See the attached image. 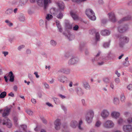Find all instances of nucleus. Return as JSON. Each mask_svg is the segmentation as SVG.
<instances>
[{"mask_svg":"<svg viewBox=\"0 0 132 132\" xmlns=\"http://www.w3.org/2000/svg\"><path fill=\"white\" fill-rule=\"evenodd\" d=\"M37 4L39 6L45 8L49 3H51L50 0H36Z\"/></svg>","mask_w":132,"mask_h":132,"instance_id":"obj_1","label":"nucleus"},{"mask_svg":"<svg viewBox=\"0 0 132 132\" xmlns=\"http://www.w3.org/2000/svg\"><path fill=\"white\" fill-rule=\"evenodd\" d=\"M114 126V124L111 121H108L104 124V127L106 128H111Z\"/></svg>","mask_w":132,"mask_h":132,"instance_id":"obj_2","label":"nucleus"},{"mask_svg":"<svg viewBox=\"0 0 132 132\" xmlns=\"http://www.w3.org/2000/svg\"><path fill=\"white\" fill-rule=\"evenodd\" d=\"M123 129L125 132H130L132 130V127L129 125L124 126Z\"/></svg>","mask_w":132,"mask_h":132,"instance_id":"obj_3","label":"nucleus"},{"mask_svg":"<svg viewBox=\"0 0 132 132\" xmlns=\"http://www.w3.org/2000/svg\"><path fill=\"white\" fill-rule=\"evenodd\" d=\"M109 115V112L106 110H103L101 113V116L103 118H105L108 116Z\"/></svg>","mask_w":132,"mask_h":132,"instance_id":"obj_4","label":"nucleus"},{"mask_svg":"<svg viewBox=\"0 0 132 132\" xmlns=\"http://www.w3.org/2000/svg\"><path fill=\"white\" fill-rule=\"evenodd\" d=\"M60 120L58 119H57L55 121V128L56 130H59L60 128L61 123H60Z\"/></svg>","mask_w":132,"mask_h":132,"instance_id":"obj_5","label":"nucleus"},{"mask_svg":"<svg viewBox=\"0 0 132 132\" xmlns=\"http://www.w3.org/2000/svg\"><path fill=\"white\" fill-rule=\"evenodd\" d=\"M3 124L4 125H6L8 126V127L10 128L11 126V124L10 120L6 119L3 121Z\"/></svg>","mask_w":132,"mask_h":132,"instance_id":"obj_6","label":"nucleus"},{"mask_svg":"<svg viewBox=\"0 0 132 132\" xmlns=\"http://www.w3.org/2000/svg\"><path fill=\"white\" fill-rule=\"evenodd\" d=\"M94 14L93 11L90 9L87 10L86 11V14L89 18Z\"/></svg>","mask_w":132,"mask_h":132,"instance_id":"obj_7","label":"nucleus"},{"mask_svg":"<svg viewBox=\"0 0 132 132\" xmlns=\"http://www.w3.org/2000/svg\"><path fill=\"white\" fill-rule=\"evenodd\" d=\"M94 114L93 113H89L86 116V119L87 121L91 120L93 118Z\"/></svg>","mask_w":132,"mask_h":132,"instance_id":"obj_8","label":"nucleus"},{"mask_svg":"<svg viewBox=\"0 0 132 132\" xmlns=\"http://www.w3.org/2000/svg\"><path fill=\"white\" fill-rule=\"evenodd\" d=\"M112 116L113 118H117L120 115V113L118 112H113L111 113Z\"/></svg>","mask_w":132,"mask_h":132,"instance_id":"obj_9","label":"nucleus"},{"mask_svg":"<svg viewBox=\"0 0 132 132\" xmlns=\"http://www.w3.org/2000/svg\"><path fill=\"white\" fill-rule=\"evenodd\" d=\"M70 15L74 20H76L78 18V16L73 12H70Z\"/></svg>","mask_w":132,"mask_h":132,"instance_id":"obj_10","label":"nucleus"},{"mask_svg":"<svg viewBox=\"0 0 132 132\" xmlns=\"http://www.w3.org/2000/svg\"><path fill=\"white\" fill-rule=\"evenodd\" d=\"M10 109L5 110H4V112L2 114V116L3 117H5L7 116L10 111Z\"/></svg>","mask_w":132,"mask_h":132,"instance_id":"obj_11","label":"nucleus"},{"mask_svg":"<svg viewBox=\"0 0 132 132\" xmlns=\"http://www.w3.org/2000/svg\"><path fill=\"white\" fill-rule=\"evenodd\" d=\"M101 34L103 35H108L110 34L109 31L107 30H105L102 31L101 32Z\"/></svg>","mask_w":132,"mask_h":132,"instance_id":"obj_12","label":"nucleus"},{"mask_svg":"<svg viewBox=\"0 0 132 132\" xmlns=\"http://www.w3.org/2000/svg\"><path fill=\"white\" fill-rule=\"evenodd\" d=\"M6 93L5 92H3L0 94V98H4L6 96Z\"/></svg>","mask_w":132,"mask_h":132,"instance_id":"obj_13","label":"nucleus"},{"mask_svg":"<svg viewBox=\"0 0 132 132\" xmlns=\"http://www.w3.org/2000/svg\"><path fill=\"white\" fill-rule=\"evenodd\" d=\"M113 102L114 103L117 104L119 103V101L117 98L115 97L114 98Z\"/></svg>","mask_w":132,"mask_h":132,"instance_id":"obj_14","label":"nucleus"},{"mask_svg":"<svg viewBox=\"0 0 132 132\" xmlns=\"http://www.w3.org/2000/svg\"><path fill=\"white\" fill-rule=\"evenodd\" d=\"M52 18L53 16L50 14H48L46 17V19L48 20H50Z\"/></svg>","mask_w":132,"mask_h":132,"instance_id":"obj_15","label":"nucleus"},{"mask_svg":"<svg viewBox=\"0 0 132 132\" xmlns=\"http://www.w3.org/2000/svg\"><path fill=\"white\" fill-rule=\"evenodd\" d=\"M89 18L92 20L94 21L96 19V17L95 16L94 14L89 17Z\"/></svg>","mask_w":132,"mask_h":132,"instance_id":"obj_16","label":"nucleus"},{"mask_svg":"<svg viewBox=\"0 0 132 132\" xmlns=\"http://www.w3.org/2000/svg\"><path fill=\"white\" fill-rule=\"evenodd\" d=\"M26 112L30 116L32 115L33 114V112L30 110H27L26 111Z\"/></svg>","mask_w":132,"mask_h":132,"instance_id":"obj_17","label":"nucleus"},{"mask_svg":"<svg viewBox=\"0 0 132 132\" xmlns=\"http://www.w3.org/2000/svg\"><path fill=\"white\" fill-rule=\"evenodd\" d=\"M12 12V10L11 9H8L5 12V13L7 14H11Z\"/></svg>","mask_w":132,"mask_h":132,"instance_id":"obj_18","label":"nucleus"},{"mask_svg":"<svg viewBox=\"0 0 132 132\" xmlns=\"http://www.w3.org/2000/svg\"><path fill=\"white\" fill-rule=\"evenodd\" d=\"M127 123H132V117H130L128 118L127 119Z\"/></svg>","mask_w":132,"mask_h":132,"instance_id":"obj_19","label":"nucleus"},{"mask_svg":"<svg viewBox=\"0 0 132 132\" xmlns=\"http://www.w3.org/2000/svg\"><path fill=\"white\" fill-rule=\"evenodd\" d=\"M58 5L61 9H63L64 8V4L63 3H59Z\"/></svg>","mask_w":132,"mask_h":132,"instance_id":"obj_20","label":"nucleus"},{"mask_svg":"<svg viewBox=\"0 0 132 132\" xmlns=\"http://www.w3.org/2000/svg\"><path fill=\"white\" fill-rule=\"evenodd\" d=\"M57 17L59 19H61L63 17V15L61 13H58Z\"/></svg>","mask_w":132,"mask_h":132,"instance_id":"obj_21","label":"nucleus"},{"mask_svg":"<svg viewBox=\"0 0 132 132\" xmlns=\"http://www.w3.org/2000/svg\"><path fill=\"white\" fill-rule=\"evenodd\" d=\"M122 40L124 43H127L128 41V39L126 37H124L122 39Z\"/></svg>","mask_w":132,"mask_h":132,"instance_id":"obj_22","label":"nucleus"},{"mask_svg":"<svg viewBox=\"0 0 132 132\" xmlns=\"http://www.w3.org/2000/svg\"><path fill=\"white\" fill-rule=\"evenodd\" d=\"M84 87L86 88L87 89V88H88L89 87V86L88 85V84L86 82L84 84Z\"/></svg>","mask_w":132,"mask_h":132,"instance_id":"obj_23","label":"nucleus"},{"mask_svg":"<svg viewBox=\"0 0 132 132\" xmlns=\"http://www.w3.org/2000/svg\"><path fill=\"white\" fill-rule=\"evenodd\" d=\"M14 80V76L13 75L10 78L9 81L11 82H13Z\"/></svg>","mask_w":132,"mask_h":132,"instance_id":"obj_24","label":"nucleus"},{"mask_svg":"<svg viewBox=\"0 0 132 132\" xmlns=\"http://www.w3.org/2000/svg\"><path fill=\"white\" fill-rule=\"evenodd\" d=\"M127 88L129 90H132V85L130 84L128 85L127 86Z\"/></svg>","mask_w":132,"mask_h":132,"instance_id":"obj_25","label":"nucleus"},{"mask_svg":"<svg viewBox=\"0 0 132 132\" xmlns=\"http://www.w3.org/2000/svg\"><path fill=\"white\" fill-rule=\"evenodd\" d=\"M13 75V74L12 72L10 71L9 73V75L8 76V77H10H10H11V76H12Z\"/></svg>","mask_w":132,"mask_h":132,"instance_id":"obj_26","label":"nucleus"},{"mask_svg":"<svg viewBox=\"0 0 132 132\" xmlns=\"http://www.w3.org/2000/svg\"><path fill=\"white\" fill-rule=\"evenodd\" d=\"M86 0H72L73 2H81L86 1Z\"/></svg>","mask_w":132,"mask_h":132,"instance_id":"obj_27","label":"nucleus"},{"mask_svg":"<svg viewBox=\"0 0 132 132\" xmlns=\"http://www.w3.org/2000/svg\"><path fill=\"white\" fill-rule=\"evenodd\" d=\"M125 98L124 96H122L121 97V101L123 102L125 101Z\"/></svg>","mask_w":132,"mask_h":132,"instance_id":"obj_28","label":"nucleus"},{"mask_svg":"<svg viewBox=\"0 0 132 132\" xmlns=\"http://www.w3.org/2000/svg\"><path fill=\"white\" fill-rule=\"evenodd\" d=\"M78 27L77 25H76L73 27V29L75 30H78Z\"/></svg>","mask_w":132,"mask_h":132,"instance_id":"obj_29","label":"nucleus"},{"mask_svg":"<svg viewBox=\"0 0 132 132\" xmlns=\"http://www.w3.org/2000/svg\"><path fill=\"white\" fill-rule=\"evenodd\" d=\"M51 43L52 45H54L56 44L54 40H51Z\"/></svg>","mask_w":132,"mask_h":132,"instance_id":"obj_30","label":"nucleus"},{"mask_svg":"<svg viewBox=\"0 0 132 132\" xmlns=\"http://www.w3.org/2000/svg\"><path fill=\"white\" fill-rule=\"evenodd\" d=\"M82 123V121H80L79 122V128L80 129H82V128H81L80 127V125Z\"/></svg>","mask_w":132,"mask_h":132,"instance_id":"obj_31","label":"nucleus"},{"mask_svg":"<svg viewBox=\"0 0 132 132\" xmlns=\"http://www.w3.org/2000/svg\"><path fill=\"white\" fill-rule=\"evenodd\" d=\"M44 21L42 20H40L39 21V23L40 25H42L44 24Z\"/></svg>","mask_w":132,"mask_h":132,"instance_id":"obj_32","label":"nucleus"},{"mask_svg":"<svg viewBox=\"0 0 132 132\" xmlns=\"http://www.w3.org/2000/svg\"><path fill=\"white\" fill-rule=\"evenodd\" d=\"M9 96L12 97H13L14 96V94L13 93L11 92L9 94Z\"/></svg>","mask_w":132,"mask_h":132,"instance_id":"obj_33","label":"nucleus"},{"mask_svg":"<svg viewBox=\"0 0 132 132\" xmlns=\"http://www.w3.org/2000/svg\"><path fill=\"white\" fill-rule=\"evenodd\" d=\"M32 102L34 104H35L36 103L35 100L34 99H32L31 100Z\"/></svg>","mask_w":132,"mask_h":132,"instance_id":"obj_34","label":"nucleus"},{"mask_svg":"<svg viewBox=\"0 0 132 132\" xmlns=\"http://www.w3.org/2000/svg\"><path fill=\"white\" fill-rule=\"evenodd\" d=\"M100 123L99 122H98L96 123V127H98L100 125Z\"/></svg>","mask_w":132,"mask_h":132,"instance_id":"obj_35","label":"nucleus"},{"mask_svg":"<svg viewBox=\"0 0 132 132\" xmlns=\"http://www.w3.org/2000/svg\"><path fill=\"white\" fill-rule=\"evenodd\" d=\"M123 122L122 120L121 119H120L118 121V123L119 124H121Z\"/></svg>","mask_w":132,"mask_h":132,"instance_id":"obj_36","label":"nucleus"},{"mask_svg":"<svg viewBox=\"0 0 132 132\" xmlns=\"http://www.w3.org/2000/svg\"><path fill=\"white\" fill-rule=\"evenodd\" d=\"M46 104L49 106H53V105L51 103L49 102L46 103Z\"/></svg>","mask_w":132,"mask_h":132,"instance_id":"obj_37","label":"nucleus"},{"mask_svg":"<svg viewBox=\"0 0 132 132\" xmlns=\"http://www.w3.org/2000/svg\"><path fill=\"white\" fill-rule=\"evenodd\" d=\"M3 54H4V55L5 56H6L8 55V52H4L3 53Z\"/></svg>","mask_w":132,"mask_h":132,"instance_id":"obj_38","label":"nucleus"},{"mask_svg":"<svg viewBox=\"0 0 132 132\" xmlns=\"http://www.w3.org/2000/svg\"><path fill=\"white\" fill-rule=\"evenodd\" d=\"M18 88L16 86H15L13 87V89L15 91H16L17 90Z\"/></svg>","mask_w":132,"mask_h":132,"instance_id":"obj_39","label":"nucleus"},{"mask_svg":"<svg viewBox=\"0 0 132 132\" xmlns=\"http://www.w3.org/2000/svg\"><path fill=\"white\" fill-rule=\"evenodd\" d=\"M34 74L35 75L36 77L37 78H38L39 77V76L38 74L36 72H34Z\"/></svg>","mask_w":132,"mask_h":132,"instance_id":"obj_40","label":"nucleus"},{"mask_svg":"<svg viewBox=\"0 0 132 132\" xmlns=\"http://www.w3.org/2000/svg\"><path fill=\"white\" fill-rule=\"evenodd\" d=\"M44 85L45 87L47 88H48L49 87L48 85L47 84H45Z\"/></svg>","mask_w":132,"mask_h":132,"instance_id":"obj_41","label":"nucleus"},{"mask_svg":"<svg viewBox=\"0 0 132 132\" xmlns=\"http://www.w3.org/2000/svg\"><path fill=\"white\" fill-rule=\"evenodd\" d=\"M116 75H117L119 77L120 76V74L119 73L118 71H116Z\"/></svg>","mask_w":132,"mask_h":132,"instance_id":"obj_42","label":"nucleus"},{"mask_svg":"<svg viewBox=\"0 0 132 132\" xmlns=\"http://www.w3.org/2000/svg\"><path fill=\"white\" fill-rule=\"evenodd\" d=\"M7 24L10 26H12L13 25L12 23L10 22L7 23Z\"/></svg>","mask_w":132,"mask_h":132,"instance_id":"obj_43","label":"nucleus"},{"mask_svg":"<svg viewBox=\"0 0 132 132\" xmlns=\"http://www.w3.org/2000/svg\"><path fill=\"white\" fill-rule=\"evenodd\" d=\"M4 78L5 79V80L6 82H8V79L7 78V77L6 76H4Z\"/></svg>","mask_w":132,"mask_h":132,"instance_id":"obj_44","label":"nucleus"},{"mask_svg":"<svg viewBox=\"0 0 132 132\" xmlns=\"http://www.w3.org/2000/svg\"><path fill=\"white\" fill-rule=\"evenodd\" d=\"M56 24L57 26V27L59 29H61L60 27V26L59 25V23H56Z\"/></svg>","mask_w":132,"mask_h":132,"instance_id":"obj_45","label":"nucleus"},{"mask_svg":"<svg viewBox=\"0 0 132 132\" xmlns=\"http://www.w3.org/2000/svg\"><path fill=\"white\" fill-rule=\"evenodd\" d=\"M54 81V80L53 79H52L51 80H50V82L51 83H53Z\"/></svg>","mask_w":132,"mask_h":132,"instance_id":"obj_46","label":"nucleus"},{"mask_svg":"<svg viewBox=\"0 0 132 132\" xmlns=\"http://www.w3.org/2000/svg\"><path fill=\"white\" fill-rule=\"evenodd\" d=\"M125 64H126V63H127V65H125L126 66H128L129 65V63L128 62H126L125 63Z\"/></svg>","mask_w":132,"mask_h":132,"instance_id":"obj_47","label":"nucleus"},{"mask_svg":"<svg viewBox=\"0 0 132 132\" xmlns=\"http://www.w3.org/2000/svg\"><path fill=\"white\" fill-rule=\"evenodd\" d=\"M110 86L112 89H113L114 88V86L112 84H111Z\"/></svg>","mask_w":132,"mask_h":132,"instance_id":"obj_48","label":"nucleus"},{"mask_svg":"<svg viewBox=\"0 0 132 132\" xmlns=\"http://www.w3.org/2000/svg\"><path fill=\"white\" fill-rule=\"evenodd\" d=\"M123 54H122V55H121L119 57V59H121V58H122V56H123Z\"/></svg>","mask_w":132,"mask_h":132,"instance_id":"obj_49","label":"nucleus"},{"mask_svg":"<svg viewBox=\"0 0 132 132\" xmlns=\"http://www.w3.org/2000/svg\"><path fill=\"white\" fill-rule=\"evenodd\" d=\"M115 81L117 82H118L119 81V79H116L115 80Z\"/></svg>","mask_w":132,"mask_h":132,"instance_id":"obj_50","label":"nucleus"},{"mask_svg":"<svg viewBox=\"0 0 132 132\" xmlns=\"http://www.w3.org/2000/svg\"><path fill=\"white\" fill-rule=\"evenodd\" d=\"M22 127L23 128H24V129H25L26 128L27 126L26 125H22Z\"/></svg>","mask_w":132,"mask_h":132,"instance_id":"obj_51","label":"nucleus"},{"mask_svg":"<svg viewBox=\"0 0 132 132\" xmlns=\"http://www.w3.org/2000/svg\"><path fill=\"white\" fill-rule=\"evenodd\" d=\"M17 8L15 9L14 10V12L15 13H16L17 11Z\"/></svg>","mask_w":132,"mask_h":132,"instance_id":"obj_52","label":"nucleus"},{"mask_svg":"<svg viewBox=\"0 0 132 132\" xmlns=\"http://www.w3.org/2000/svg\"><path fill=\"white\" fill-rule=\"evenodd\" d=\"M69 86L70 87H71L72 86V83L70 82L69 84Z\"/></svg>","mask_w":132,"mask_h":132,"instance_id":"obj_53","label":"nucleus"},{"mask_svg":"<svg viewBox=\"0 0 132 132\" xmlns=\"http://www.w3.org/2000/svg\"><path fill=\"white\" fill-rule=\"evenodd\" d=\"M50 68V66H48V67L47 66H46V69H49Z\"/></svg>","mask_w":132,"mask_h":132,"instance_id":"obj_54","label":"nucleus"},{"mask_svg":"<svg viewBox=\"0 0 132 132\" xmlns=\"http://www.w3.org/2000/svg\"><path fill=\"white\" fill-rule=\"evenodd\" d=\"M20 97L22 98V99H24V96H20Z\"/></svg>","mask_w":132,"mask_h":132,"instance_id":"obj_55","label":"nucleus"},{"mask_svg":"<svg viewBox=\"0 0 132 132\" xmlns=\"http://www.w3.org/2000/svg\"><path fill=\"white\" fill-rule=\"evenodd\" d=\"M30 1L31 2H33L35 1V0H30Z\"/></svg>","mask_w":132,"mask_h":132,"instance_id":"obj_56","label":"nucleus"},{"mask_svg":"<svg viewBox=\"0 0 132 132\" xmlns=\"http://www.w3.org/2000/svg\"><path fill=\"white\" fill-rule=\"evenodd\" d=\"M5 22L6 23H9V21L8 20H5Z\"/></svg>","mask_w":132,"mask_h":132,"instance_id":"obj_57","label":"nucleus"},{"mask_svg":"<svg viewBox=\"0 0 132 132\" xmlns=\"http://www.w3.org/2000/svg\"><path fill=\"white\" fill-rule=\"evenodd\" d=\"M61 97L62 98H64L65 97V96H62V95H61Z\"/></svg>","mask_w":132,"mask_h":132,"instance_id":"obj_58","label":"nucleus"},{"mask_svg":"<svg viewBox=\"0 0 132 132\" xmlns=\"http://www.w3.org/2000/svg\"><path fill=\"white\" fill-rule=\"evenodd\" d=\"M75 61V59H71L70 60V61Z\"/></svg>","mask_w":132,"mask_h":132,"instance_id":"obj_59","label":"nucleus"},{"mask_svg":"<svg viewBox=\"0 0 132 132\" xmlns=\"http://www.w3.org/2000/svg\"><path fill=\"white\" fill-rule=\"evenodd\" d=\"M128 114V112H125V115H127V114Z\"/></svg>","mask_w":132,"mask_h":132,"instance_id":"obj_60","label":"nucleus"},{"mask_svg":"<svg viewBox=\"0 0 132 132\" xmlns=\"http://www.w3.org/2000/svg\"><path fill=\"white\" fill-rule=\"evenodd\" d=\"M41 132H46V131L44 130H42L41 131Z\"/></svg>","mask_w":132,"mask_h":132,"instance_id":"obj_61","label":"nucleus"},{"mask_svg":"<svg viewBox=\"0 0 132 132\" xmlns=\"http://www.w3.org/2000/svg\"><path fill=\"white\" fill-rule=\"evenodd\" d=\"M112 17L113 19H114V20H115V18L114 16H112Z\"/></svg>","mask_w":132,"mask_h":132,"instance_id":"obj_62","label":"nucleus"},{"mask_svg":"<svg viewBox=\"0 0 132 132\" xmlns=\"http://www.w3.org/2000/svg\"><path fill=\"white\" fill-rule=\"evenodd\" d=\"M2 71L1 69H0V74L2 72Z\"/></svg>","mask_w":132,"mask_h":132,"instance_id":"obj_63","label":"nucleus"},{"mask_svg":"<svg viewBox=\"0 0 132 132\" xmlns=\"http://www.w3.org/2000/svg\"><path fill=\"white\" fill-rule=\"evenodd\" d=\"M115 132H120L118 131H115Z\"/></svg>","mask_w":132,"mask_h":132,"instance_id":"obj_64","label":"nucleus"}]
</instances>
